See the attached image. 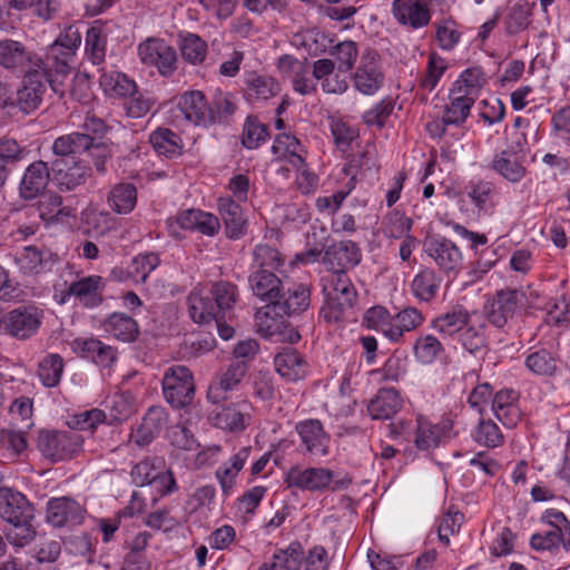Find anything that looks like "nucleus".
Here are the masks:
<instances>
[{"instance_id":"nucleus-32","label":"nucleus","mask_w":570,"mask_h":570,"mask_svg":"<svg viewBox=\"0 0 570 570\" xmlns=\"http://www.w3.org/2000/svg\"><path fill=\"white\" fill-rule=\"evenodd\" d=\"M248 371L246 361L232 362L226 371L222 373L217 383L212 384L207 392V397L213 403H218L224 399L222 392L234 390L243 380Z\"/></svg>"},{"instance_id":"nucleus-58","label":"nucleus","mask_w":570,"mask_h":570,"mask_svg":"<svg viewBox=\"0 0 570 570\" xmlns=\"http://www.w3.org/2000/svg\"><path fill=\"white\" fill-rule=\"evenodd\" d=\"M254 266L263 269H277L284 264L281 253L267 244H259L253 252Z\"/></svg>"},{"instance_id":"nucleus-25","label":"nucleus","mask_w":570,"mask_h":570,"mask_svg":"<svg viewBox=\"0 0 570 570\" xmlns=\"http://www.w3.org/2000/svg\"><path fill=\"white\" fill-rule=\"evenodd\" d=\"M311 304L309 288L304 284L285 285V296L271 309L275 316H292L306 311Z\"/></svg>"},{"instance_id":"nucleus-40","label":"nucleus","mask_w":570,"mask_h":570,"mask_svg":"<svg viewBox=\"0 0 570 570\" xmlns=\"http://www.w3.org/2000/svg\"><path fill=\"white\" fill-rule=\"evenodd\" d=\"M109 207L119 215L131 213L137 204V189L131 183L115 185L107 196Z\"/></svg>"},{"instance_id":"nucleus-33","label":"nucleus","mask_w":570,"mask_h":570,"mask_svg":"<svg viewBox=\"0 0 570 570\" xmlns=\"http://www.w3.org/2000/svg\"><path fill=\"white\" fill-rule=\"evenodd\" d=\"M471 317L472 315L465 308L455 307L436 316L431 327L444 337H453L455 334L459 336Z\"/></svg>"},{"instance_id":"nucleus-54","label":"nucleus","mask_w":570,"mask_h":570,"mask_svg":"<svg viewBox=\"0 0 570 570\" xmlns=\"http://www.w3.org/2000/svg\"><path fill=\"white\" fill-rule=\"evenodd\" d=\"M393 315L383 306H373L366 311L363 317V324L367 328L382 332L390 340V330H392Z\"/></svg>"},{"instance_id":"nucleus-7","label":"nucleus","mask_w":570,"mask_h":570,"mask_svg":"<svg viewBox=\"0 0 570 570\" xmlns=\"http://www.w3.org/2000/svg\"><path fill=\"white\" fill-rule=\"evenodd\" d=\"M47 83L49 85V81L45 70L35 67L23 76L16 96L1 100L0 105L3 108L17 107L20 111L30 114L41 105Z\"/></svg>"},{"instance_id":"nucleus-30","label":"nucleus","mask_w":570,"mask_h":570,"mask_svg":"<svg viewBox=\"0 0 570 570\" xmlns=\"http://www.w3.org/2000/svg\"><path fill=\"white\" fill-rule=\"evenodd\" d=\"M485 331L484 323L474 324L471 318L461 331L458 341L466 353L476 358H483L490 351Z\"/></svg>"},{"instance_id":"nucleus-18","label":"nucleus","mask_w":570,"mask_h":570,"mask_svg":"<svg viewBox=\"0 0 570 570\" xmlns=\"http://www.w3.org/2000/svg\"><path fill=\"white\" fill-rule=\"evenodd\" d=\"M86 510L72 498H51L47 502L46 521L55 528L82 523Z\"/></svg>"},{"instance_id":"nucleus-3","label":"nucleus","mask_w":570,"mask_h":570,"mask_svg":"<svg viewBox=\"0 0 570 570\" xmlns=\"http://www.w3.org/2000/svg\"><path fill=\"white\" fill-rule=\"evenodd\" d=\"M80 42L81 37L78 32L59 36L48 47L45 56L35 60V67L45 70L50 88L60 98H63L67 91L65 80L70 75L71 63Z\"/></svg>"},{"instance_id":"nucleus-2","label":"nucleus","mask_w":570,"mask_h":570,"mask_svg":"<svg viewBox=\"0 0 570 570\" xmlns=\"http://www.w3.org/2000/svg\"><path fill=\"white\" fill-rule=\"evenodd\" d=\"M0 518L10 525L6 538L11 544L24 547L35 539V508L21 492L0 488Z\"/></svg>"},{"instance_id":"nucleus-48","label":"nucleus","mask_w":570,"mask_h":570,"mask_svg":"<svg viewBox=\"0 0 570 570\" xmlns=\"http://www.w3.org/2000/svg\"><path fill=\"white\" fill-rule=\"evenodd\" d=\"M524 365L530 372L541 376H553L558 370L557 358L546 348L530 353Z\"/></svg>"},{"instance_id":"nucleus-22","label":"nucleus","mask_w":570,"mask_h":570,"mask_svg":"<svg viewBox=\"0 0 570 570\" xmlns=\"http://www.w3.org/2000/svg\"><path fill=\"white\" fill-rule=\"evenodd\" d=\"M58 255L49 249L37 246H26L14 256V263L24 275H38L51 272Z\"/></svg>"},{"instance_id":"nucleus-1","label":"nucleus","mask_w":570,"mask_h":570,"mask_svg":"<svg viewBox=\"0 0 570 570\" xmlns=\"http://www.w3.org/2000/svg\"><path fill=\"white\" fill-rule=\"evenodd\" d=\"M238 298L237 286L226 281L212 284L207 292H191L188 297L190 318L200 325L213 320H230Z\"/></svg>"},{"instance_id":"nucleus-26","label":"nucleus","mask_w":570,"mask_h":570,"mask_svg":"<svg viewBox=\"0 0 570 570\" xmlns=\"http://www.w3.org/2000/svg\"><path fill=\"white\" fill-rule=\"evenodd\" d=\"M72 351L101 367H109L116 360V350L97 338H76Z\"/></svg>"},{"instance_id":"nucleus-19","label":"nucleus","mask_w":570,"mask_h":570,"mask_svg":"<svg viewBox=\"0 0 570 570\" xmlns=\"http://www.w3.org/2000/svg\"><path fill=\"white\" fill-rule=\"evenodd\" d=\"M176 119H184L195 126L207 127L210 125L209 104L205 95L199 90L184 92L177 100L174 110Z\"/></svg>"},{"instance_id":"nucleus-61","label":"nucleus","mask_w":570,"mask_h":570,"mask_svg":"<svg viewBox=\"0 0 570 570\" xmlns=\"http://www.w3.org/2000/svg\"><path fill=\"white\" fill-rule=\"evenodd\" d=\"M107 420V414L100 409H92L75 414L68 422L70 431L73 430H95L99 423Z\"/></svg>"},{"instance_id":"nucleus-59","label":"nucleus","mask_w":570,"mask_h":570,"mask_svg":"<svg viewBox=\"0 0 570 570\" xmlns=\"http://www.w3.org/2000/svg\"><path fill=\"white\" fill-rule=\"evenodd\" d=\"M237 106L232 96L219 94L209 104L210 125L227 122L228 118L235 112Z\"/></svg>"},{"instance_id":"nucleus-47","label":"nucleus","mask_w":570,"mask_h":570,"mask_svg":"<svg viewBox=\"0 0 570 570\" xmlns=\"http://www.w3.org/2000/svg\"><path fill=\"white\" fill-rule=\"evenodd\" d=\"M63 367V358L59 354H48L38 364V377L46 387H55L60 383Z\"/></svg>"},{"instance_id":"nucleus-13","label":"nucleus","mask_w":570,"mask_h":570,"mask_svg":"<svg viewBox=\"0 0 570 570\" xmlns=\"http://www.w3.org/2000/svg\"><path fill=\"white\" fill-rule=\"evenodd\" d=\"M384 83L380 56L375 50H367L361 57L360 63L353 75V85L363 95L372 96Z\"/></svg>"},{"instance_id":"nucleus-27","label":"nucleus","mask_w":570,"mask_h":570,"mask_svg":"<svg viewBox=\"0 0 570 570\" xmlns=\"http://www.w3.org/2000/svg\"><path fill=\"white\" fill-rule=\"evenodd\" d=\"M276 371L288 382L305 379L308 372L306 360L296 350L284 348L274 358Z\"/></svg>"},{"instance_id":"nucleus-42","label":"nucleus","mask_w":570,"mask_h":570,"mask_svg":"<svg viewBox=\"0 0 570 570\" xmlns=\"http://www.w3.org/2000/svg\"><path fill=\"white\" fill-rule=\"evenodd\" d=\"M424 322V316L415 307H405L393 315L392 330H390V340L400 342L404 334L414 331Z\"/></svg>"},{"instance_id":"nucleus-24","label":"nucleus","mask_w":570,"mask_h":570,"mask_svg":"<svg viewBox=\"0 0 570 570\" xmlns=\"http://www.w3.org/2000/svg\"><path fill=\"white\" fill-rule=\"evenodd\" d=\"M51 179V167L42 160L30 164L20 183L19 191L23 199L30 200L40 196Z\"/></svg>"},{"instance_id":"nucleus-64","label":"nucleus","mask_w":570,"mask_h":570,"mask_svg":"<svg viewBox=\"0 0 570 570\" xmlns=\"http://www.w3.org/2000/svg\"><path fill=\"white\" fill-rule=\"evenodd\" d=\"M62 198L57 194L40 195L38 202L39 217L43 220L58 218L60 215H68L66 208L61 207Z\"/></svg>"},{"instance_id":"nucleus-9","label":"nucleus","mask_w":570,"mask_h":570,"mask_svg":"<svg viewBox=\"0 0 570 570\" xmlns=\"http://www.w3.org/2000/svg\"><path fill=\"white\" fill-rule=\"evenodd\" d=\"M140 61L149 67H155L161 77H171L178 68L176 50L165 40L148 38L138 46Z\"/></svg>"},{"instance_id":"nucleus-16","label":"nucleus","mask_w":570,"mask_h":570,"mask_svg":"<svg viewBox=\"0 0 570 570\" xmlns=\"http://www.w3.org/2000/svg\"><path fill=\"white\" fill-rule=\"evenodd\" d=\"M391 14L401 27L409 30L429 26L432 18L429 6L422 0H393Z\"/></svg>"},{"instance_id":"nucleus-60","label":"nucleus","mask_w":570,"mask_h":570,"mask_svg":"<svg viewBox=\"0 0 570 570\" xmlns=\"http://www.w3.org/2000/svg\"><path fill=\"white\" fill-rule=\"evenodd\" d=\"M446 69L448 65L445 60L434 52L431 53L429 56L426 72L421 78L420 86L428 91H432Z\"/></svg>"},{"instance_id":"nucleus-10","label":"nucleus","mask_w":570,"mask_h":570,"mask_svg":"<svg viewBox=\"0 0 570 570\" xmlns=\"http://www.w3.org/2000/svg\"><path fill=\"white\" fill-rule=\"evenodd\" d=\"M525 294L514 288L498 291L483 307L488 322L497 328H503L513 318Z\"/></svg>"},{"instance_id":"nucleus-14","label":"nucleus","mask_w":570,"mask_h":570,"mask_svg":"<svg viewBox=\"0 0 570 570\" xmlns=\"http://www.w3.org/2000/svg\"><path fill=\"white\" fill-rule=\"evenodd\" d=\"M333 471L325 468L292 466L285 474L284 482L288 488L303 491L323 492L331 485Z\"/></svg>"},{"instance_id":"nucleus-6","label":"nucleus","mask_w":570,"mask_h":570,"mask_svg":"<svg viewBox=\"0 0 570 570\" xmlns=\"http://www.w3.org/2000/svg\"><path fill=\"white\" fill-rule=\"evenodd\" d=\"M82 443V436L76 431L42 430L37 440L39 451L51 462L72 459L81 451Z\"/></svg>"},{"instance_id":"nucleus-11","label":"nucleus","mask_w":570,"mask_h":570,"mask_svg":"<svg viewBox=\"0 0 570 570\" xmlns=\"http://www.w3.org/2000/svg\"><path fill=\"white\" fill-rule=\"evenodd\" d=\"M248 283L253 294L266 304L267 316L275 303L285 296V285L288 284L272 271L263 268L254 269L248 276Z\"/></svg>"},{"instance_id":"nucleus-34","label":"nucleus","mask_w":570,"mask_h":570,"mask_svg":"<svg viewBox=\"0 0 570 570\" xmlns=\"http://www.w3.org/2000/svg\"><path fill=\"white\" fill-rule=\"evenodd\" d=\"M450 102L445 106L442 125L443 128L441 134H444L445 127L450 125L461 126L465 122L470 115V110L474 105L475 100L472 97H468L463 94H455L450 91Z\"/></svg>"},{"instance_id":"nucleus-38","label":"nucleus","mask_w":570,"mask_h":570,"mask_svg":"<svg viewBox=\"0 0 570 570\" xmlns=\"http://www.w3.org/2000/svg\"><path fill=\"white\" fill-rule=\"evenodd\" d=\"M523 158L504 150L494 155L491 168L511 183L520 181L527 173Z\"/></svg>"},{"instance_id":"nucleus-46","label":"nucleus","mask_w":570,"mask_h":570,"mask_svg":"<svg viewBox=\"0 0 570 570\" xmlns=\"http://www.w3.org/2000/svg\"><path fill=\"white\" fill-rule=\"evenodd\" d=\"M81 132L87 134L91 139L95 140V144L105 146L106 153H101L106 160L108 161L114 154V144L110 139L106 138V134L109 131V126L101 118L96 117L95 115H88L83 119L82 125L80 126Z\"/></svg>"},{"instance_id":"nucleus-41","label":"nucleus","mask_w":570,"mask_h":570,"mask_svg":"<svg viewBox=\"0 0 570 570\" xmlns=\"http://www.w3.org/2000/svg\"><path fill=\"white\" fill-rule=\"evenodd\" d=\"M487 85V77L481 67H470L461 72L454 81L452 92L463 94L472 97L474 100L480 95L481 89Z\"/></svg>"},{"instance_id":"nucleus-36","label":"nucleus","mask_w":570,"mask_h":570,"mask_svg":"<svg viewBox=\"0 0 570 570\" xmlns=\"http://www.w3.org/2000/svg\"><path fill=\"white\" fill-rule=\"evenodd\" d=\"M252 452V446L239 449L227 462L223 463L216 471V478L219 481L222 491L228 495L235 485V478L243 469Z\"/></svg>"},{"instance_id":"nucleus-39","label":"nucleus","mask_w":570,"mask_h":570,"mask_svg":"<svg viewBox=\"0 0 570 570\" xmlns=\"http://www.w3.org/2000/svg\"><path fill=\"white\" fill-rule=\"evenodd\" d=\"M100 282V276L82 277L70 284L67 294L75 296L85 307H96L102 301L99 293Z\"/></svg>"},{"instance_id":"nucleus-4","label":"nucleus","mask_w":570,"mask_h":570,"mask_svg":"<svg viewBox=\"0 0 570 570\" xmlns=\"http://www.w3.org/2000/svg\"><path fill=\"white\" fill-rule=\"evenodd\" d=\"M322 281L324 282L325 302L321 308V315L326 322L336 323L355 306L357 302L356 288L345 273H330Z\"/></svg>"},{"instance_id":"nucleus-53","label":"nucleus","mask_w":570,"mask_h":570,"mask_svg":"<svg viewBox=\"0 0 570 570\" xmlns=\"http://www.w3.org/2000/svg\"><path fill=\"white\" fill-rule=\"evenodd\" d=\"M413 348L415 357L423 364H431L444 351L442 343L433 335L419 337Z\"/></svg>"},{"instance_id":"nucleus-8","label":"nucleus","mask_w":570,"mask_h":570,"mask_svg":"<svg viewBox=\"0 0 570 570\" xmlns=\"http://www.w3.org/2000/svg\"><path fill=\"white\" fill-rule=\"evenodd\" d=\"M161 384L164 396L171 407L183 409L193 403L195 384L187 366L173 365L167 368Z\"/></svg>"},{"instance_id":"nucleus-55","label":"nucleus","mask_w":570,"mask_h":570,"mask_svg":"<svg viewBox=\"0 0 570 570\" xmlns=\"http://www.w3.org/2000/svg\"><path fill=\"white\" fill-rule=\"evenodd\" d=\"M438 430L433 429V424L419 416L415 425L414 443L421 451H428L440 444Z\"/></svg>"},{"instance_id":"nucleus-15","label":"nucleus","mask_w":570,"mask_h":570,"mask_svg":"<svg viewBox=\"0 0 570 570\" xmlns=\"http://www.w3.org/2000/svg\"><path fill=\"white\" fill-rule=\"evenodd\" d=\"M250 419V404L247 401L217 406L208 417L214 426L233 433L244 431Z\"/></svg>"},{"instance_id":"nucleus-31","label":"nucleus","mask_w":570,"mask_h":570,"mask_svg":"<svg viewBox=\"0 0 570 570\" xmlns=\"http://www.w3.org/2000/svg\"><path fill=\"white\" fill-rule=\"evenodd\" d=\"M36 58L40 56L28 51L23 43L11 39L0 40V66L3 68L14 70L27 65L35 68Z\"/></svg>"},{"instance_id":"nucleus-56","label":"nucleus","mask_w":570,"mask_h":570,"mask_svg":"<svg viewBox=\"0 0 570 570\" xmlns=\"http://www.w3.org/2000/svg\"><path fill=\"white\" fill-rule=\"evenodd\" d=\"M268 136L265 125L261 124L256 118L247 117L242 135V144L247 149H255L263 144Z\"/></svg>"},{"instance_id":"nucleus-44","label":"nucleus","mask_w":570,"mask_h":570,"mask_svg":"<svg viewBox=\"0 0 570 570\" xmlns=\"http://www.w3.org/2000/svg\"><path fill=\"white\" fill-rule=\"evenodd\" d=\"M441 279L432 268H423L413 278V295L422 302H431L438 294Z\"/></svg>"},{"instance_id":"nucleus-28","label":"nucleus","mask_w":570,"mask_h":570,"mask_svg":"<svg viewBox=\"0 0 570 570\" xmlns=\"http://www.w3.org/2000/svg\"><path fill=\"white\" fill-rule=\"evenodd\" d=\"M218 209L228 238L238 239L246 233L247 220L240 205L230 197L218 199Z\"/></svg>"},{"instance_id":"nucleus-17","label":"nucleus","mask_w":570,"mask_h":570,"mask_svg":"<svg viewBox=\"0 0 570 570\" xmlns=\"http://www.w3.org/2000/svg\"><path fill=\"white\" fill-rule=\"evenodd\" d=\"M362 259L361 249L352 240H341L330 245L323 253L322 263L330 273H345Z\"/></svg>"},{"instance_id":"nucleus-50","label":"nucleus","mask_w":570,"mask_h":570,"mask_svg":"<svg viewBox=\"0 0 570 570\" xmlns=\"http://www.w3.org/2000/svg\"><path fill=\"white\" fill-rule=\"evenodd\" d=\"M532 14L531 6L522 0L515 2L505 17V31L508 35H517L528 28Z\"/></svg>"},{"instance_id":"nucleus-62","label":"nucleus","mask_w":570,"mask_h":570,"mask_svg":"<svg viewBox=\"0 0 570 570\" xmlns=\"http://www.w3.org/2000/svg\"><path fill=\"white\" fill-rule=\"evenodd\" d=\"M475 441L487 448H495L503 441V436L499 426L491 420H480L476 432Z\"/></svg>"},{"instance_id":"nucleus-23","label":"nucleus","mask_w":570,"mask_h":570,"mask_svg":"<svg viewBox=\"0 0 570 570\" xmlns=\"http://www.w3.org/2000/svg\"><path fill=\"white\" fill-rule=\"evenodd\" d=\"M296 431L306 452L316 458L328 454L330 435L320 420L309 419L296 424Z\"/></svg>"},{"instance_id":"nucleus-57","label":"nucleus","mask_w":570,"mask_h":570,"mask_svg":"<svg viewBox=\"0 0 570 570\" xmlns=\"http://www.w3.org/2000/svg\"><path fill=\"white\" fill-rule=\"evenodd\" d=\"M331 56L337 61V69L347 72L352 70L357 59V45L352 40L340 42L331 49Z\"/></svg>"},{"instance_id":"nucleus-20","label":"nucleus","mask_w":570,"mask_h":570,"mask_svg":"<svg viewBox=\"0 0 570 570\" xmlns=\"http://www.w3.org/2000/svg\"><path fill=\"white\" fill-rule=\"evenodd\" d=\"M42 312L33 305H21L3 316L6 330L14 337H30L41 324Z\"/></svg>"},{"instance_id":"nucleus-63","label":"nucleus","mask_w":570,"mask_h":570,"mask_svg":"<svg viewBox=\"0 0 570 570\" xmlns=\"http://www.w3.org/2000/svg\"><path fill=\"white\" fill-rule=\"evenodd\" d=\"M68 79L69 77L65 80L67 89L65 96L69 94L72 99L79 102L86 101L90 94V75L86 71H77L70 83Z\"/></svg>"},{"instance_id":"nucleus-51","label":"nucleus","mask_w":570,"mask_h":570,"mask_svg":"<svg viewBox=\"0 0 570 570\" xmlns=\"http://www.w3.org/2000/svg\"><path fill=\"white\" fill-rule=\"evenodd\" d=\"M107 36L100 27H91L86 33V53L94 65H100L106 57Z\"/></svg>"},{"instance_id":"nucleus-5","label":"nucleus","mask_w":570,"mask_h":570,"mask_svg":"<svg viewBox=\"0 0 570 570\" xmlns=\"http://www.w3.org/2000/svg\"><path fill=\"white\" fill-rule=\"evenodd\" d=\"M105 148V146L95 144L94 139L81 131H73L60 136L55 139L52 145V151L56 158L76 159V155L87 154L95 169L102 175L107 173V160L104 155H101V153H106Z\"/></svg>"},{"instance_id":"nucleus-49","label":"nucleus","mask_w":570,"mask_h":570,"mask_svg":"<svg viewBox=\"0 0 570 570\" xmlns=\"http://www.w3.org/2000/svg\"><path fill=\"white\" fill-rule=\"evenodd\" d=\"M109 423H119L128 420L136 411L135 397L130 392L115 394L108 401Z\"/></svg>"},{"instance_id":"nucleus-43","label":"nucleus","mask_w":570,"mask_h":570,"mask_svg":"<svg viewBox=\"0 0 570 570\" xmlns=\"http://www.w3.org/2000/svg\"><path fill=\"white\" fill-rule=\"evenodd\" d=\"M99 83L106 94L124 98L137 94L138 89L135 80L119 71L102 72Z\"/></svg>"},{"instance_id":"nucleus-21","label":"nucleus","mask_w":570,"mask_h":570,"mask_svg":"<svg viewBox=\"0 0 570 570\" xmlns=\"http://www.w3.org/2000/svg\"><path fill=\"white\" fill-rule=\"evenodd\" d=\"M91 168L85 161L56 158L51 161V180L61 189L72 190L86 183Z\"/></svg>"},{"instance_id":"nucleus-37","label":"nucleus","mask_w":570,"mask_h":570,"mask_svg":"<svg viewBox=\"0 0 570 570\" xmlns=\"http://www.w3.org/2000/svg\"><path fill=\"white\" fill-rule=\"evenodd\" d=\"M245 98L248 101L267 100L279 92L278 82L269 76L249 72L245 80Z\"/></svg>"},{"instance_id":"nucleus-35","label":"nucleus","mask_w":570,"mask_h":570,"mask_svg":"<svg viewBox=\"0 0 570 570\" xmlns=\"http://www.w3.org/2000/svg\"><path fill=\"white\" fill-rule=\"evenodd\" d=\"M104 328L118 341L132 343L139 335L137 322L125 313L115 312L104 322Z\"/></svg>"},{"instance_id":"nucleus-12","label":"nucleus","mask_w":570,"mask_h":570,"mask_svg":"<svg viewBox=\"0 0 570 570\" xmlns=\"http://www.w3.org/2000/svg\"><path fill=\"white\" fill-rule=\"evenodd\" d=\"M424 252L445 274L458 273L461 269L463 256L460 248L450 239L435 235L425 238Z\"/></svg>"},{"instance_id":"nucleus-45","label":"nucleus","mask_w":570,"mask_h":570,"mask_svg":"<svg viewBox=\"0 0 570 570\" xmlns=\"http://www.w3.org/2000/svg\"><path fill=\"white\" fill-rule=\"evenodd\" d=\"M149 141L155 151L168 158L180 155L183 150L181 138L168 128H157L151 132Z\"/></svg>"},{"instance_id":"nucleus-29","label":"nucleus","mask_w":570,"mask_h":570,"mask_svg":"<svg viewBox=\"0 0 570 570\" xmlns=\"http://www.w3.org/2000/svg\"><path fill=\"white\" fill-rule=\"evenodd\" d=\"M403 401L395 389H380L368 402L367 412L373 420H389L402 407Z\"/></svg>"},{"instance_id":"nucleus-52","label":"nucleus","mask_w":570,"mask_h":570,"mask_svg":"<svg viewBox=\"0 0 570 570\" xmlns=\"http://www.w3.org/2000/svg\"><path fill=\"white\" fill-rule=\"evenodd\" d=\"M183 58L191 63H202L207 56V43L195 33H187L180 42Z\"/></svg>"}]
</instances>
